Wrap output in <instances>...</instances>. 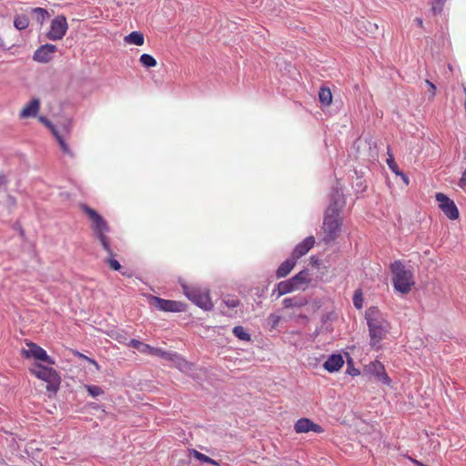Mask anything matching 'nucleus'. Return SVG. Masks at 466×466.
Masks as SVG:
<instances>
[{
    "label": "nucleus",
    "instance_id": "obj_21",
    "mask_svg": "<svg viewBox=\"0 0 466 466\" xmlns=\"http://www.w3.org/2000/svg\"><path fill=\"white\" fill-rule=\"evenodd\" d=\"M125 42L129 45L142 46L145 42L144 35L138 31H133L124 38Z\"/></svg>",
    "mask_w": 466,
    "mask_h": 466
},
{
    "label": "nucleus",
    "instance_id": "obj_15",
    "mask_svg": "<svg viewBox=\"0 0 466 466\" xmlns=\"http://www.w3.org/2000/svg\"><path fill=\"white\" fill-rule=\"evenodd\" d=\"M344 365V360L340 354H332L329 357L323 367L329 372H335L339 370Z\"/></svg>",
    "mask_w": 466,
    "mask_h": 466
},
{
    "label": "nucleus",
    "instance_id": "obj_16",
    "mask_svg": "<svg viewBox=\"0 0 466 466\" xmlns=\"http://www.w3.org/2000/svg\"><path fill=\"white\" fill-rule=\"evenodd\" d=\"M40 107V100L33 98L20 112V117L28 118L37 115Z\"/></svg>",
    "mask_w": 466,
    "mask_h": 466
},
{
    "label": "nucleus",
    "instance_id": "obj_22",
    "mask_svg": "<svg viewBox=\"0 0 466 466\" xmlns=\"http://www.w3.org/2000/svg\"><path fill=\"white\" fill-rule=\"evenodd\" d=\"M319 100L322 106H328L332 102V94L329 87L322 86L319 91Z\"/></svg>",
    "mask_w": 466,
    "mask_h": 466
},
{
    "label": "nucleus",
    "instance_id": "obj_17",
    "mask_svg": "<svg viewBox=\"0 0 466 466\" xmlns=\"http://www.w3.org/2000/svg\"><path fill=\"white\" fill-rule=\"evenodd\" d=\"M297 264V260L291 256L285 262L281 263L276 270V277L279 279L288 276Z\"/></svg>",
    "mask_w": 466,
    "mask_h": 466
},
{
    "label": "nucleus",
    "instance_id": "obj_39",
    "mask_svg": "<svg viewBox=\"0 0 466 466\" xmlns=\"http://www.w3.org/2000/svg\"><path fill=\"white\" fill-rule=\"evenodd\" d=\"M77 355H78L80 358H82V359H84V360H87V361H88L89 363H91L92 365H94L96 369H98V364L96 363V360H92V359H89L88 357L85 356V355H84V354H82V353H77Z\"/></svg>",
    "mask_w": 466,
    "mask_h": 466
},
{
    "label": "nucleus",
    "instance_id": "obj_9",
    "mask_svg": "<svg viewBox=\"0 0 466 466\" xmlns=\"http://www.w3.org/2000/svg\"><path fill=\"white\" fill-rule=\"evenodd\" d=\"M68 25L64 15H56L50 25V29L46 33V37L52 41L61 40L66 34Z\"/></svg>",
    "mask_w": 466,
    "mask_h": 466
},
{
    "label": "nucleus",
    "instance_id": "obj_23",
    "mask_svg": "<svg viewBox=\"0 0 466 466\" xmlns=\"http://www.w3.org/2000/svg\"><path fill=\"white\" fill-rule=\"evenodd\" d=\"M107 254V258H106V263L110 266V268L114 270H119L121 268V264L115 258L116 253L114 252L111 243L109 244V250H104Z\"/></svg>",
    "mask_w": 466,
    "mask_h": 466
},
{
    "label": "nucleus",
    "instance_id": "obj_43",
    "mask_svg": "<svg viewBox=\"0 0 466 466\" xmlns=\"http://www.w3.org/2000/svg\"><path fill=\"white\" fill-rule=\"evenodd\" d=\"M7 177L5 175H0V187L7 184Z\"/></svg>",
    "mask_w": 466,
    "mask_h": 466
},
{
    "label": "nucleus",
    "instance_id": "obj_33",
    "mask_svg": "<svg viewBox=\"0 0 466 466\" xmlns=\"http://www.w3.org/2000/svg\"><path fill=\"white\" fill-rule=\"evenodd\" d=\"M446 0H433L432 11L434 14L441 13L442 11L444 3Z\"/></svg>",
    "mask_w": 466,
    "mask_h": 466
},
{
    "label": "nucleus",
    "instance_id": "obj_25",
    "mask_svg": "<svg viewBox=\"0 0 466 466\" xmlns=\"http://www.w3.org/2000/svg\"><path fill=\"white\" fill-rule=\"evenodd\" d=\"M29 25V17L26 15H18L15 17L14 25L18 30L25 29Z\"/></svg>",
    "mask_w": 466,
    "mask_h": 466
},
{
    "label": "nucleus",
    "instance_id": "obj_6",
    "mask_svg": "<svg viewBox=\"0 0 466 466\" xmlns=\"http://www.w3.org/2000/svg\"><path fill=\"white\" fill-rule=\"evenodd\" d=\"M340 225L339 209L335 206H329L326 211L323 222V230L326 234L325 241H331L337 237Z\"/></svg>",
    "mask_w": 466,
    "mask_h": 466
},
{
    "label": "nucleus",
    "instance_id": "obj_35",
    "mask_svg": "<svg viewBox=\"0 0 466 466\" xmlns=\"http://www.w3.org/2000/svg\"><path fill=\"white\" fill-rule=\"evenodd\" d=\"M280 320L281 317L276 314H270L268 316V321L270 322L271 329H275Z\"/></svg>",
    "mask_w": 466,
    "mask_h": 466
},
{
    "label": "nucleus",
    "instance_id": "obj_12",
    "mask_svg": "<svg viewBox=\"0 0 466 466\" xmlns=\"http://www.w3.org/2000/svg\"><path fill=\"white\" fill-rule=\"evenodd\" d=\"M56 51L57 47L53 44L42 45L34 52L33 60L42 64L48 63Z\"/></svg>",
    "mask_w": 466,
    "mask_h": 466
},
{
    "label": "nucleus",
    "instance_id": "obj_27",
    "mask_svg": "<svg viewBox=\"0 0 466 466\" xmlns=\"http://www.w3.org/2000/svg\"><path fill=\"white\" fill-rule=\"evenodd\" d=\"M233 334L240 340L249 341L251 339L250 334L245 331L240 326H237L233 329Z\"/></svg>",
    "mask_w": 466,
    "mask_h": 466
},
{
    "label": "nucleus",
    "instance_id": "obj_31",
    "mask_svg": "<svg viewBox=\"0 0 466 466\" xmlns=\"http://www.w3.org/2000/svg\"><path fill=\"white\" fill-rule=\"evenodd\" d=\"M353 302L357 309H361L363 306V297L360 290H357L353 297Z\"/></svg>",
    "mask_w": 466,
    "mask_h": 466
},
{
    "label": "nucleus",
    "instance_id": "obj_30",
    "mask_svg": "<svg viewBox=\"0 0 466 466\" xmlns=\"http://www.w3.org/2000/svg\"><path fill=\"white\" fill-rule=\"evenodd\" d=\"M85 388L88 394L93 398L101 396L104 393L103 390L96 385H86Z\"/></svg>",
    "mask_w": 466,
    "mask_h": 466
},
{
    "label": "nucleus",
    "instance_id": "obj_34",
    "mask_svg": "<svg viewBox=\"0 0 466 466\" xmlns=\"http://www.w3.org/2000/svg\"><path fill=\"white\" fill-rule=\"evenodd\" d=\"M224 303L228 308H236L239 304V300L237 299H234V297H228L227 299H224Z\"/></svg>",
    "mask_w": 466,
    "mask_h": 466
},
{
    "label": "nucleus",
    "instance_id": "obj_3",
    "mask_svg": "<svg viewBox=\"0 0 466 466\" xmlns=\"http://www.w3.org/2000/svg\"><path fill=\"white\" fill-rule=\"evenodd\" d=\"M83 210L92 222V231L96 238L99 241L104 250H108L110 239L108 238V236L106 235V233L110 230L108 223L105 221V219L95 209L88 206H83Z\"/></svg>",
    "mask_w": 466,
    "mask_h": 466
},
{
    "label": "nucleus",
    "instance_id": "obj_46",
    "mask_svg": "<svg viewBox=\"0 0 466 466\" xmlns=\"http://www.w3.org/2000/svg\"><path fill=\"white\" fill-rule=\"evenodd\" d=\"M415 22H416V24H417L419 26L422 27V25H423V21H422V19H421V18L417 17V18L415 19Z\"/></svg>",
    "mask_w": 466,
    "mask_h": 466
},
{
    "label": "nucleus",
    "instance_id": "obj_1",
    "mask_svg": "<svg viewBox=\"0 0 466 466\" xmlns=\"http://www.w3.org/2000/svg\"><path fill=\"white\" fill-rule=\"evenodd\" d=\"M371 346H375L390 331V323L385 319L377 307H370L365 312Z\"/></svg>",
    "mask_w": 466,
    "mask_h": 466
},
{
    "label": "nucleus",
    "instance_id": "obj_20",
    "mask_svg": "<svg viewBox=\"0 0 466 466\" xmlns=\"http://www.w3.org/2000/svg\"><path fill=\"white\" fill-rule=\"evenodd\" d=\"M292 282L297 286V290L302 289L303 286L309 283V271L308 269L300 270L294 277L291 278Z\"/></svg>",
    "mask_w": 466,
    "mask_h": 466
},
{
    "label": "nucleus",
    "instance_id": "obj_5",
    "mask_svg": "<svg viewBox=\"0 0 466 466\" xmlns=\"http://www.w3.org/2000/svg\"><path fill=\"white\" fill-rule=\"evenodd\" d=\"M129 346L133 349L138 350L140 353L148 354L152 356H157L166 360H169L172 361H177V364L179 365V367L182 369V367H189V363L186 361L184 359H182L177 354H170L167 353L161 349L151 347L150 345L139 341L136 339H132L129 341Z\"/></svg>",
    "mask_w": 466,
    "mask_h": 466
},
{
    "label": "nucleus",
    "instance_id": "obj_7",
    "mask_svg": "<svg viewBox=\"0 0 466 466\" xmlns=\"http://www.w3.org/2000/svg\"><path fill=\"white\" fill-rule=\"evenodd\" d=\"M182 288L186 297L196 305L205 310H208L212 308V300L210 299L208 291L206 289L188 286L187 284H182Z\"/></svg>",
    "mask_w": 466,
    "mask_h": 466
},
{
    "label": "nucleus",
    "instance_id": "obj_2",
    "mask_svg": "<svg viewBox=\"0 0 466 466\" xmlns=\"http://www.w3.org/2000/svg\"><path fill=\"white\" fill-rule=\"evenodd\" d=\"M390 269L395 290L402 295L408 294L414 285L412 271L406 268L400 260L391 263Z\"/></svg>",
    "mask_w": 466,
    "mask_h": 466
},
{
    "label": "nucleus",
    "instance_id": "obj_24",
    "mask_svg": "<svg viewBox=\"0 0 466 466\" xmlns=\"http://www.w3.org/2000/svg\"><path fill=\"white\" fill-rule=\"evenodd\" d=\"M385 369V366L380 361H374L370 364H367L364 368L366 373L375 376L377 378L378 375Z\"/></svg>",
    "mask_w": 466,
    "mask_h": 466
},
{
    "label": "nucleus",
    "instance_id": "obj_49",
    "mask_svg": "<svg viewBox=\"0 0 466 466\" xmlns=\"http://www.w3.org/2000/svg\"><path fill=\"white\" fill-rule=\"evenodd\" d=\"M414 462H415L416 464H418L419 466H425V465H423L422 463H420V462H419V461H415Z\"/></svg>",
    "mask_w": 466,
    "mask_h": 466
},
{
    "label": "nucleus",
    "instance_id": "obj_48",
    "mask_svg": "<svg viewBox=\"0 0 466 466\" xmlns=\"http://www.w3.org/2000/svg\"><path fill=\"white\" fill-rule=\"evenodd\" d=\"M9 198L11 199L12 203L15 204V199L13 198V197H9Z\"/></svg>",
    "mask_w": 466,
    "mask_h": 466
},
{
    "label": "nucleus",
    "instance_id": "obj_4",
    "mask_svg": "<svg viewBox=\"0 0 466 466\" xmlns=\"http://www.w3.org/2000/svg\"><path fill=\"white\" fill-rule=\"evenodd\" d=\"M29 370L35 377L46 382V390L50 393V396L56 394L61 380L55 369L43 366V364H35Z\"/></svg>",
    "mask_w": 466,
    "mask_h": 466
},
{
    "label": "nucleus",
    "instance_id": "obj_19",
    "mask_svg": "<svg viewBox=\"0 0 466 466\" xmlns=\"http://www.w3.org/2000/svg\"><path fill=\"white\" fill-rule=\"evenodd\" d=\"M29 14H30L32 20H34L35 22H36L39 25H42L44 23V21L49 17L48 12L45 8H42V7L31 8Z\"/></svg>",
    "mask_w": 466,
    "mask_h": 466
},
{
    "label": "nucleus",
    "instance_id": "obj_10",
    "mask_svg": "<svg viewBox=\"0 0 466 466\" xmlns=\"http://www.w3.org/2000/svg\"><path fill=\"white\" fill-rule=\"evenodd\" d=\"M435 198L439 202V208L449 219L456 220L460 218L459 208L452 199L443 193H437Z\"/></svg>",
    "mask_w": 466,
    "mask_h": 466
},
{
    "label": "nucleus",
    "instance_id": "obj_45",
    "mask_svg": "<svg viewBox=\"0 0 466 466\" xmlns=\"http://www.w3.org/2000/svg\"><path fill=\"white\" fill-rule=\"evenodd\" d=\"M40 121L46 124L48 127H51V122L45 116L40 117Z\"/></svg>",
    "mask_w": 466,
    "mask_h": 466
},
{
    "label": "nucleus",
    "instance_id": "obj_40",
    "mask_svg": "<svg viewBox=\"0 0 466 466\" xmlns=\"http://www.w3.org/2000/svg\"><path fill=\"white\" fill-rule=\"evenodd\" d=\"M347 372L349 374H350L351 376H358L360 374V371L359 369H356V368H352V369H348L347 370Z\"/></svg>",
    "mask_w": 466,
    "mask_h": 466
},
{
    "label": "nucleus",
    "instance_id": "obj_32",
    "mask_svg": "<svg viewBox=\"0 0 466 466\" xmlns=\"http://www.w3.org/2000/svg\"><path fill=\"white\" fill-rule=\"evenodd\" d=\"M377 379L381 381L384 385L390 386L391 385V379L388 375L387 372H385V369L383 371L380 373V375L377 376Z\"/></svg>",
    "mask_w": 466,
    "mask_h": 466
},
{
    "label": "nucleus",
    "instance_id": "obj_8",
    "mask_svg": "<svg viewBox=\"0 0 466 466\" xmlns=\"http://www.w3.org/2000/svg\"><path fill=\"white\" fill-rule=\"evenodd\" d=\"M25 345L27 349H23L21 351L25 359H34L35 360H41L49 365L55 364L54 360L39 345L32 341H26Z\"/></svg>",
    "mask_w": 466,
    "mask_h": 466
},
{
    "label": "nucleus",
    "instance_id": "obj_37",
    "mask_svg": "<svg viewBox=\"0 0 466 466\" xmlns=\"http://www.w3.org/2000/svg\"><path fill=\"white\" fill-rule=\"evenodd\" d=\"M459 186L462 189H466V169L462 173V176L459 181Z\"/></svg>",
    "mask_w": 466,
    "mask_h": 466
},
{
    "label": "nucleus",
    "instance_id": "obj_13",
    "mask_svg": "<svg viewBox=\"0 0 466 466\" xmlns=\"http://www.w3.org/2000/svg\"><path fill=\"white\" fill-rule=\"evenodd\" d=\"M294 430L298 434H300V432H318L320 434V432H323V429L320 425L312 422L309 419L307 418H301L297 420L294 426Z\"/></svg>",
    "mask_w": 466,
    "mask_h": 466
},
{
    "label": "nucleus",
    "instance_id": "obj_47",
    "mask_svg": "<svg viewBox=\"0 0 466 466\" xmlns=\"http://www.w3.org/2000/svg\"><path fill=\"white\" fill-rule=\"evenodd\" d=\"M63 150L66 154L69 153V147H63Z\"/></svg>",
    "mask_w": 466,
    "mask_h": 466
},
{
    "label": "nucleus",
    "instance_id": "obj_36",
    "mask_svg": "<svg viewBox=\"0 0 466 466\" xmlns=\"http://www.w3.org/2000/svg\"><path fill=\"white\" fill-rule=\"evenodd\" d=\"M52 132L56 136L59 146H61V147L66 146V144L64 141L63 137L58 135V133L54 129V127H52Z\"/></svg>",
    "mask_w": 466,
    "mask_h": 466
},
{
    "label": "nucleus",
    "instance_id": "obj_14",
    "mask_svg": "<svg viewBox=\"0 0 466 466\" xmlns=\"http://www.w3.org/2000/svg\"><path fill=\"white\" fill-rule=\"evenodd\" d=\"M315 243L316 239L312 236L305 238L295 247L291 256L298 261L299 258L309 252Z\"/></svg>",
    "mask_w": 466,
    "mask_h": 466
},
{
    "label": "nucleus",
    "instance_id": "obj_28",
    "mask_svg": "<svg viewBox=\"0 0 466 466\" xmlns=\"http://www.w3.org/2000/svg\"><path fill=\"white\" fill-rule=\"evenodd\" d=\"M193 455H194V458H196L197 460H198L201 462L218 466V463L216 461L212 460L211 458L206 456L205 454H202L201 452H199L196 450L193 451Z\"/></svg>",
    "mask_w": 466,
    "mask_h": 466
},
{
    "label": "nucleus",
    "instance_id": "obj_44",
    "mask_svg": "<svg viewBox=\"0 0 466 466\" xmlns=\"http://www.w3.org/2000/svg\"><path fill=\"white\" fill-rule=\"evenodd\" d=\"M283 303L286 308H290L293 306L292 299H284Z\"/></svg>",
    "mask_w": 466,
    "mask_h": 466
},
{
    "label": "nucleus",
    "instance_id": "obj_29",
    "mask_svg": "<svg viewBox=\"0 0 466 466\" xmlns=\"http://www.w3.org/2000/svg\"><path fill=\"white\" fill-rule=\"evenodd\" d=\"M388 159H387V164L389 166V167L392 170V172H394L396 175L397 174H400V169L399 168V166L397 164V162L395 161L394 159V157L393 155L390 153V149L389 148L388 150Z\"/></svg>",
    "mask_w": 466,
    "mask_h": 466
},
{
    "label": "nucleus",
    "instance_id": "obj_42",
    "mask_svg": "<svg viewBox=\"0 0 466 466\" xmlns=\"http://www.w3.org/2000/svg\"><path fill=\"white\" fill-rule=\"evenodd\" d=\"M397 176H400L401 177L402 181L404 182V184L406 186L409 185V182H410L409 178L402 171H400V174H397Z\"/></svg>",
    "mask_w": 466,
    "mask_h": 466
},
{
    "label": "nucleus",
    "instance_id": "obj_26",
    "mask_svg": "<svg viewBox=\"0 0 466 466\" xmlns=\"http://www.w3.org/2000/svg\"><path fill=\"white\" fill-rule=\"evenodd\" d=\"M139 61L146 68L154 67L157 65V60L149 54L141 55Z\"/></svg>",
    "mask_w": 466,
    "mask_h": 466
},
{
    "label": "nucleus",
    "instance_id": "obj_41",
    "mask_svg": "<svg viewBox=\"0 0 466 466\" xmlns=\"http://www.w3.org/2000/svg\"><path fill=\"white\" fill-rule=\"evenodd\" d=\"M13 46H14V45H12L10 46H6L5 43V40L3 39L2 36H0V47L1 48L6 49V50H10Z\"/></svg>",
    "mask_w": 466,
    "mask_h": 466
},
{
    "label": "nucleus",
    "instance_id": "obj_38",
    "mask_svg": "<svg viewBox=\"0 0 466 466\" xmlns=\"http://www.w3.org/2000/svg\"><path fill=\"white\" fill-rule=\"evenodd\" d=\"M426 84H427V86L429 87V92H431V96H434L435 94H436V86H435V85L432 82H431L430 80H426Z\"/></svg>",
    "mask_w": 466,
    "mask_h": 466
},
{
    "label": "nucleus",
    "instance_id": "obj_11",
    "mask_svg": "<svg viewBox=\"0 0 466 466\" xmlns=\"http://www.w3.org/2000/svg\"><path fill=\"white\" fill-rule=\"evenodd\" d=\"M150 303L162 311L181 312L185 310V304L177 300H166L160 297H152Z\"/></svg>",
    "mask_w": 466,
    "mask_h": 466
},
{
    "label": "nucleus",
    "instance_id": "obj_18",
    "mask_svg": "<svg viewBox=\"0 0 466 466\" xmlns=\"http://www.w3.org/2000/svg\"><path fill=\"white\" fill-rule=\"evenodd\" d=\"M295 290H297V286H295L291 279H289L288 280L279 282L274 292H277L278 297H282Z\"/></svg>",
    "mask_w": 466,
    "mask_h": 466
}]
</instances>
